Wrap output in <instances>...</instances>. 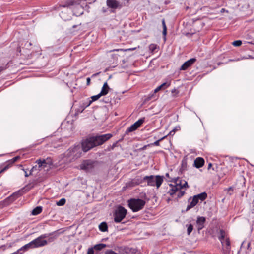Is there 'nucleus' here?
Instances as JSON below:
<instances>
[{
	"mask_svg": "<svg viewBox=\"0 0 254 254\" xmlns=\"http://www.w3.org/2000/svg\"><path fill=\"white\" fill-rule=\"evenodd\" d=\"M111 137V134H106L87 138L82 143V150L87 152L96 146L102 144Z\"/></svg>",
	"mask_w": 254,
	"mask_h": 254,
	"instance_id": "obj_1",
	"label": "nucleus"
},
{
	"mask_svg": "<svg viewBox=\"0 0 254 254\" xmlns=\"http://www.w3.org/2000/svg\"><path fill=\"white\" fill-rule=\"evenodd\" d=\"M169 186L170 189L168 193L171 196H174L177 193V198H181L185 193V191L182 190L181 189L188 188V183L185 180H177L175 182V185L170 184Z\"/></svg>",
	"mask_w": 254,
	"mask_h": 254,
	"instance_id": "obj_2",
	"label": "nucleus"
},
{
	"mask_svg": "<svg viewBox=\"0 0 254 254\" xmlns=\"http://www.w3.org/2000/svg\"><path fill=\"white\" fill-rule=\"evenodd\" d=\"M81 152L79 145L70 147L64 154L61 155L64 160L62 163H67L77 159L81 156Z\"/></svg>",
	"mask_w": 254,
	"mask_h": 254,
	"instance_id": "obj_3",
	"label": "nucleus"
},
{
	"mask_svg": "<svg viewBox=\"0 0 254 254\" xmlns=\"http://www.w3.org/2000/svg\"><path fill=\"white\" fill-rule=\"evenodd\" d=\"M128 205L130 209L136 212L142 210L146 203V202L141 199L132 198L127 201Z\"/></svg>",
	"mask_w": 254,
	"mask_h": 254,
	"instance_id": "obj_4",
	"label": "nucleus"
},
{
	"mask_svg": "<svg viewBox=\"0 0 254 254\" xmlns=\"http://www.w3.org/2000/svg\"><path fill=\"white\" fill-rule=\"evenodd\" d=\"M143 180L146 182L148 186H156L158 189L163 182V177L159 175L146 176L143 177Z\"/></svg>",
	"mask_w": 254,
	"mask_h": 254,
	"instance_id": "obj_5",
	"label": "nucleus"
},
{
	"mask_svg": "<svg viewBox=\"0 0 254 254\" xmlns=\"http://www.w3.org/2000/svg\"><path fill=\"white\" fill-rule=\"evenodd\" d=\"M127 213L126 209L123 206H119L114 213V221L117 223L120 222L125 217Z\"/></svg>",
	"mask_w": 254,
	"mask_h": 254,
	"instance_id": "obj_6",
	"label": "nucleus"
},
{
	"mask_svg": "<svg viewBox=\"0 0 254 254\" xmlns=\"http://www.w3.org/2000/svg\"><path fill=\"white\" fill-rule=\"evenodd\" d=\"M47 237V234H43L32 241L34 248H38L44 246L48 243L47 241L44 239Z\"/></svg>",
	"mask_w": 254,
	"mask_h": 254,
	"instance_id": "obj_7",
	"label": "nucleus"
},
{
	"mask_svg": "<svg viewBox=\"0 0 254 254\" xmlns=\"http://www.w3.org/2000/svg\"><path fill=\"white\" fill-rule=\"evenodd\" d=\"M94 167V162L90 160L84 161L80 165V168L86 172L90 171Z\"/></svg>",
	"mask_w": 254,
	"mask_h": 254,
	"instance_id": "obj_8",
	"label": "nucleus"
},
{
	"mask_svg": "<svg viewBox=\"0 0 254 254\" xmlns=\"http://www.w3.org/2000/svg\"><path fill=\"white\" fill-rule=\"evenodd\" d=\"M144 119H140L130 126L126 130V132H131L137 129L144 122Z\"/></svg>",
	"mask_w": 254,
	"mask_h": 254,
	"instance_id": "obj_9",
	"label": "nucleus"
},
{
	"mask_svg": "<svg viewBox=\"0 0 254 254\" xmlns=\"http://www.w3.org/2000/svg\"><path fill=\"white\" fill-rule=\"evenodd\" d=\"M206 221L204 217L199 216L196 220V226L198 231L201 230L204 227V224Z\"/></svg>",
	"mask_w": 254,
	"mask_h": 254,
	"instance_id": "obj_10",
	"label": "nucleus"
},
{
	"mask_svg": "<svg viewBox=\"0 0 254 254\" xmlns=\"http://www.w3.org/2000/svg\"><path fill=\"white\" fill-rule=\"evenodd\" d=\"M204 162L205 161L203 158L197 157L194 160L193 166L196 168H200L204 165Z\"/></svg>",
	"mask_w": 254,
	"mask_h": 254,
	"instance_id": "obj_11",
	"label": "nucleus"
},
{
	"mask_svg": "<svg viewBox=\"0 0 254 254\" xmlns=\"http://www.w3.org/2000/svg\"><path fill=\"white\" fill-rule=\"evenodd\" d=\"M111 0H107V6L106 7H102L101 11L103 13H110L111 12Z\"/></svg>",
	"mask_w": 254,
	"mask_h": 254,
	"instance_id": "obj_12",
	"label": "nucleus"
},
{
	"mask_svg": "<svg viewBox=\"0 0 254 254\" xmlns=\"http://www.w3.org/2000/svg\"><path fill=\"white\" fill-rule=\"evenodd\" d=\"M33 248H34V246L33 245L32 241H31L29 243L26 244L25 245H24L23 246H22V247H21L19 249V250L21 253V254H23L25 252L27 251L29 249H33Z\"/></svg>",
	"mask_w": 254,
	"mask_h": 254,
	"instance_id": "obj_13",
	"label": "nucleus"
},
{
	"mask_svg": "<svg viewBox=\"0 0 254 254\" xmlns=\"http://www.w3.org/2000/svg\"><path fill=\"white\" fill-rule=\"evenodd\" d=\"M198 202L196 197L194 196L190 202V203L187 206L186 208V211H188L191 208L194 207Z\"/></svg>",
	"mask_w": 254,
	"mask_h": 254,
	"instance_id": "obj_14",
	"label": "nucleus"
},
{
	"mask_svg": "<svg viewBox=\"0 0 254 254\" xmlns=\"http://www.w3.org/2000/svg\"><path fill=\"white\" fill-rule=\"evenodd\" d=\"M109 87L108 85V84L107 82H105L103 87H102V90L100 92V93H99L101 96H104V95H106L108 92V91H109Z\"/></svg>",
	"mask_w": 254,
	"mask_h": 254,
	"instance_id": "obj_15",
	"label": "nucleus"
},
{
	"mask_svg": "<svg viewBox=\"0 0 254 254\" xmlns=\"http://www.w3.org/2000/svg\"><path fill=\"white\" fill-rule=\"evenodd\" d=\"M123 6L122 3L116 0H112V9L121 8Z\"/></svg>",
	"mask_w": 254,
	"mask_h": 254,
	"instance_id": "obj_16",
	"label": "nucleus"
},
{
	"mask_svg": "<svg viewBox=\"0 0 254 254\" xmlns=\"http://www.w3.org/2000/svg\"><path fill=\"white\" fill-rule=\"evenodd\" d=\"M196 197L198 201L199 200H200L201 201L204 200L205 199H206L207 197V194L206 192H204L202 193H201L198 195H194Z\"/></svg>",
	"mask_w": 254,
	"mask_h": 254,
	"instance_id": "obj_17",
	"label": "nucleus"
},
{
	"mask_svg": "<svg viewBox=\"0 0 254 254\" xmlns=\"http://www.w3.org/2000/svg\"><path fill=\"white\" fill-rule=\"evenodd\" d=\"M169 86V84L167 83H164L157 87L154 91V93L155 94L157 92L161 90L162 89H165L166 87H168Z\"/></svg>",
	"mask_w": 254,
	"mask_h": 254,
	"instance_id": "obj_18",
	"label": "nucleus"
},
{
	"mask_svg": "<svg viewBox=\"0 0 254 254\" xmlns=\"http://www.w3.org/2000/svg\"><path fill=\"white\" fill-rule=\"evenodd\" d=\"M99 229L102 232H106V231H107L108 230V225H107V224L106 222H102L99 225Z\"/></svg>",
	"mask_w": 254,
	"mask_h": 254,
	"instance_id": "obj_19",
	"label": "nucleus"
},
{
	"mask_svg": "<svg viewBox=\"0 0 254 254\" xmlns=\"http://www.w3.org/2000/svg\"><path fill=\"white\" fill-rule=\"evenodd\" d=\"M156 97L155 94L153 93L152 94H149L148 96H146L144 99L143 103H146L147 102L149 101V100L151 99H156Z\"/></svg>",
	"mask_w": 254,
	"mask_h": 254,
	"instance_id": "obj_20",
	"label": "nucleus"
},
{
	"mask_svg": "<svg viewBox=\"0 0 254 254\" xmlns=\"http://www.w3.org/2000/svg\"><path fill=\"white\" fill-rule=\"evenodd\" d=\"M42 211V207L41 206H37L32 211L33 215H37L39 214Z\"/></svg>",
	"mask_w": 254,
	"mask_h": 254,
	"instance_id": "obj_21",
	"label": "nucleus"
},
{
	"mask_svg": "<svg viewBox=\"0 0 254 254\" xmlns=\"http://www.w3.org/2000/svg\"><path fill=\"white\" fill-rule=\"evenodd\" d=\"M225 233L224 231L223 230H221L220 231V236L219 237V239L221 241L222 244L224 245V240L225 239Z\"/></svg>",
	"mask_w": 254,
	"mask_h": 254,
	"instance_id": "obj_22",
	"label": "nucleus"
},
{
	"mask_svg": "<svg viewBox=\"0 0 254 254\" xmlns=\"http://www.w3.org/2000/svg\"><path fill=\"white\" fill-rule=\"evenodd\" d=\"M106 246V245L105 244L101 243V244L95 245L93 249H95L96 250H101L103 249V248H105Z\"/></svg>",
	"mask_w": 254,
	"mask_h": 254,
	"instance_id": "obj_23",
	"label": "nucleus"
},
{
	"mask_svg": "<svg viewBox=\"0 0 254 254\" xmlns=\"http://www.w3.org/2000/svg\"><path fill=\"white\" fill-rule=\"evenodd\" d=\"M102 96L99 93L96 95L93 96L91 97L92 100L89 101V104L87 105V106L90 105V104L93 102L97 100L100 97Z\"/></svg>",
	"mask_w": 254,
	"mask_h": 254,
	"instance_id": "obj_24",
	"label": "nucleus"
},
{
	"mask_svg": "<svg viewBox=\"0 0 254 254\" xmlns=\"http://www.w3.org/2000/svg\"><path fill=\"white\" fill-rule=\"evenodd\" d=\"M162 26H163V35L164 36H166L167 34V27L165 24V20L163 19L162 21Z\"/></svg>",
	"mask_w": 254,
	"mask_h": 254,
	"instance_id": "obj_25",
	"label": "nucleus"
},
{
	"mask_svg": "<svg viewBox=\"0 0 254 254\" xmlns=\"http://www.w3.org/2000/svg\"><path fill=\"white\" fill-rule=\"evenodd\" d=\"M66 200L65 198H62L59 201H57L56 204L58 206H63L65 204Z\"/></svg>",
	"mask_w": 254,
	"mask_h": 254,
	"instance_id": "obj_26",
	"label": "nucleus"
},
{
	"mask_svg": "<svg viewBox=\"0 0 254 254\" xmlns=\"http://www.w3.org/2000/svg\"><path fill=\"white\" fill-rule=\"evenodd\" d=\"M186 226L187 227V234L188 235H190L193 230V225L190 224L189 225H187Z\"/></svg>",
	"mask_w": 254,
	"mask_h": 254,
	"instance_id": "obj_27",
	"label": "nucleus"
},
{
	"mask_svg": "<svg viewBox=\"0 0 254 254\" xmlns=\"http://www.w3.org/2000/svg\"><path fill=\"white\" fill-rule=\"evenodd\" d=\"M157 46L155 44H151L149 45V49L151 52H153L157 48Z\"/></svg>",
	"mask_w": 254,
	"mask_h": 254,
	"instance_id": "obj_28",
	"label": "nucleus"
},
{
	"mask_svg": "<svg viewBox=\"0 0 254 254\" xmlns=\"http://www.w3.org/2000/svg\"><path fill=\"white\" fill-rule=\"evenodd\" d=\"M34 49L33 51H34L35 53H36L39 55H40L41 54V49L39 46H34Z\"/></svg>",
	"mask_w": 254,
	"mask_h": 254,
	"instance_id": "obj_29",
	"label": "nucleus"
},
{
	"mask_svg": "<svg viewBox=\"0 0 254 254\" xmlns=\"http://www.w3.org/2000/svg\"><path fill=\"white\" fill-rule=\"evenodd\" d=\"M242 42L241 40L234 41L232 43L233 45L234 46H236V47L241 46L242 45Z\"/></svg>",
	"mask_w": 254,
	"mask_h": 254,
	"instance_id": "obj_30",
	"label": "nucleus"
},
{
	"mask_svg": "<svg viewBox=\"0 0 254 254\" xmlns=\"http://www.w3.org/2000/svg\"><path fill=\"white\" fill-rule=\"evenodd\" d=\"M195 62H196V59L193 58L187 61H185L183 64H193Z\"/></svg>",
	"mask_w": 254,
	"mask_h": 254,
	"instance_id": "obj_31",
	"label": "nucleus"
},
{
	"mask_svg": "<svg viewBox=\"0 0 254 254\" xmlns=\"http://www.w3.org/2000/svg\"><path fill=\"white\" fill-rule=\"evenodd\" d=\"M10 167V164L9 163L7 165H6L2 169H1L0 170V174L4 172L5 171H6V170H7L8 168H9Z\"/></svg>",
	"mask_w": 254,
	"mask_h": 254,
	"instance_id": "obj_32",
	"label": "nucleus"
},
{
	"mask_svg": "<svg viewBox=\"0 0 254 254\" xmlns=\"http://www.w3.org/2000/svg\"><path fill=\"white\" fill-rule=\"evenodd\" d=\"M36 162L39 165V167L42 166L43 164H46L45 160H43V161H41V160H38L36 161Z\"/></svg>",
	"mask_w": 254,
	"mask_h": 254,
	"instance_id": "obj_33",
	"label": "nucleus"
},
{
	"mask_svg": "<svg viewBox=\"0 0 254 254\" xmlns=\"http://www.w3.org/2000/svg\"><path fill=\"white\" fill-rule=\"evenodd\" d=\"M190 64H182V65L181 66L180 69V70H186L187 69L189 66L190 65Z\"/></svg>",
	"mask_w": 254,
	"mask_h": 254,
	"instance_id": "obj_34",
	"label": "nucleus"
},
{
	"mask_svg": "<svg viewBox=\"0 0 254 254\" xmlns=\"http://www.w3.org/2000/svg\"><path fill=\"white\" fill-rule=\"evenodd\" d=\"M225 244L227 246L229 247L230 245V242L229 238H226L225 241L224 240V244Z\"/></svg>",
	"mask_w": 254,
	"mask_h": 254,
	"instance_id": "obj_35",
	"label": "nucleus"
},
{
	"mask_svg": "<svg viewBox=\"0 0 254 254\" xmlns=\"http://www.w3.org/2000/svg\"><path fill=\"white\" fill-rule=\"evenodd\" d=\"M87 254H94L93 248H90L88 249Z\"/></svg>",
	"mask_w": 254,
	"mask_h": 254,
	"instance_id": "obj_36",
	"label": "nucleus"
},
{
	"mask_svg": "<svg viewBox=\"0 0 254 254\" xmlns=\"http://www.w3.org/2000/svg\"><path fill=\"white\" fill-rule=\"evenodd\" d=\"M19 158H20V157L19 156H16V157H15L13 158L10 160L11 163H14L15 162L17 161Z\"/></svg>",
	"mask_w": 254,
	"mask_h": 254,
	"instance_id": "obj_37",
	"label": "nucleus"
},
{
	"mask_svg": "<svg viewBox=\"0 0 254 254\" xmlns=\"http://www.w3.org/2000/svg\"><path fill=\"white\" fill-rule=\"evenodd\" d=\"M164 138V137H162V138L155 141L153 143V145H155V146H159V142L162 140Z\"/></svg>",
	"mask_w": 254,
	"mask_h": 254,
	"instance_id": "obj_38",
	"label": "nucleus"
},
{
	"mask_svg": "<svg viewBox=\"0 0 254 254\" xmlns=\"http://www.w3.org/2000/svg\"><path fill=\"white\" fill-rule=\"evenodd\" d=\"M136 49V47H133V48H131L125 49V50H124V51H132V50H135Z\"/></svg>",
	"mask_w": 254,
	"mask_h": 254,
	"instance_id": "obj_39",
	"label": "nucleus"
},
{
	"mask_svg": "<svg viewBox=\"0 0 254 254\" xmlns=\"http://www.w3.org/2000/svg\"><path fill=\"white\" fill-rule=\"evenodd\" d=\"M87 80V85H89L90 83V78L88 77L86 79Z\"/></svg>",
	"mask_w": 254,
	"mask_h": 254,
	"instance_id": "obj_40",
	"label": "nucleus"
},
{
	"mask_svg": "<svg viewBox=\"0 0 254 254\" xmlns=\"http://www.w3.org/2000/svg\"><path fill=\"white\" fill-rule=\"evenodd\" d=\"M31 45V43H26L25 44V46L26 47H28L29 46H30Z\"/></svg>",
	"mask_w": 254,
	"mask_h": 254,
	"instance_id": "obj_41",
	"label": "nucleus"
},
{
	"mask_svg": "<svg viewBox=\"0 0 254 254\" xmlns=\"http://www.w3.org/2000/svg\"><path fill=\"white\" fill-rule=\"evenodd\" d=\"M22 170L25 172V176L26 177H28L29 175L27 173V172L24 169H23Z\"/></svg>",
	"mask_w": 254,
	"mask_h": 254,
	"instance_id": "obj_42",
	"label": "nucleus"
},
{
	"mask_svg": "<svg viewBox=\"0 0 254 254\" xmlns=\"http://www.w3.org/2000/svg\"><path fill=\"white\" fill-rule=\"evenodd\" d=\"M212 165V163H209L208 164V169H210L211 168Z\"/></svg>",
	"mask_w": 254,
	"mask_h": 254,
	"instance_id": "obj_43",
	"label": "nucleus"
},
{
	"mask_svg": "<svg viewBox=\"0 0 254 254\" xmlns=\"http://www.w3.org/2000/svg\"><path fill=\"white\" fill-rule=\"evenodd\" d=\"M105 254H111V251H108Z\"/></svg>",
	"mask_w": 254,
	"mask_h": 254,
	"instance_id": "obj_44",
	"label": "nucleus"
},
{
	"mask_svg": "<svg viewBox=\"0 0 254 254\" xmlns=\"http://www.w3.org/2000/svg\"><path fill=\"white\" fill-rule=\"evenodd\" d=\"M54 239H55L54 238H52V237L49 238V242L53 241L54 240Z\"/></svg>",
	"mask_w": 254,
	"mask_h": 254,
	"instance_id": "obj_45",
	"label": "nucleus"
},
{
	"mask_svg": "<svg viewBox=\"0 0 254 254\" xmlns=\"http://www.w3.org/2000/svg\"><path fill=\"white\" fill-rule=\"evenodd\" d=\"M225 11V9L222 8V9H221V13L224 12Z\"/></svg>",
	"mask_w": 254,
	"mask_h": 254,
	"instance_id": "obj_46",
	"label": "nucleus"
},
{
	"mask_svg": "<svg viewBox=\"0 0 254 254\" xmlns=\"http://www.w3.org/2000/svg\"><path fill=\"white\" fill-rule=\"evenodd\" d=\"M175 91H176V90L174 89L172 91V92L173 93V92H175Z\"/></svg>",
	"mask_w": 254,
	"mask_h": 254,
	"instance_id": "obj_47",
	"label": "nucleus"
},
{
	"mask_svg": "<svg viewBox=\"0 0 254 254\" xmlns=\"http://www.w3.org/2000/svg\"><path fill=\"white\" fill-rule=\"evenodd\" d=\"M77 7L78 8H81V6H80L79 5H78L77 6Z\"/></svg>",
	"mask_w": 254,
	"mask_h": 254,
	"instance_id": "obj_48",
	"label": "nucleus"
},
{
	"mask_svg": "<svg viewBox=\"0 0 254 254\" xmlns=\"http://www.w3.org/2000/svg\"><path fill=\"white\" fill-rule=\"evenodd\" d=\"M112 254H117V253L114 252L113 251H112Z\"/></svg>",
	"mask_w": 254,
	"mask_h": 254,
	"instance_id": "obj_49",
	"label": "nucleus"
},
{
	"mask_svg": "<svg viewBox=\"0 0 254 254\" xmlns=\"http://www.w3.org/2000/svg\"><path fill=\"white\" fill-rule=\"evenodd\" d=\"M2 70V69H0V72H1V71Z\"/></svg>",
	"mask_w": 254,
	"mask_h": 254,
	"instance_id": "obj_50",
	"label": "nucleus"
}]
</instances>
